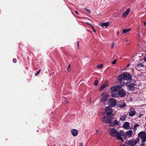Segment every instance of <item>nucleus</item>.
Segmentation results:
<instances>
[{
	"label": "nucleus",
	"mask_w": 146,
	"mask_h": 146,
	"mask_svg": "<svg viewBox=\"0 0 146 146\" xmlns=\"http://www.w3.org/2000/svg\"><path fill=\"white\" fill-rule=\"evenodd\" d=\"M127 117V115L125 114H123L121 115L120 120L122 121L125 120L126 118Z\"/></svg>",
	"instance_id": "obj_20"
},
{
	"label": "nucleus",
	"mask_w": 146,
	"mask_h": 146,
	"mask_svg": "<svg viewBox=\"0 0 146 146\" xmlns=\"http://www.w3.org/2000/svg\"><path fill=\"white\" fill-rule=\"evenodd\" d=\"M109 94L107 92L102 93L100 96V100L101 102H106L108 97Z\"/></svg>",
	"instance_id": "obj_3"
},
{
	"label": "nucleus",
	"mask_w": 146,
	"mask_h": 146,
	"mask_svg": "<svg viewBox=\"0 0 146 146\" xmlns=\"http://www.w3.org/2000/svg\"><path fill=\"white\" fill-rule=\"evenodd\" d=\"M66 103H67L68 102V101H66Z\"/></svg>",
	"instance_id": "obj_47"
},
{
	"label": "nucleus",
	"mask_w": 146,
	"mask_h": 146,
	"mask_svg": "<svg viewBox=\"0 0 146 146\" xmlns=\"http://www.w3.org/2000/svg\"><path fill=\"white\" fill-rule=\"evenodd\" d=\"M117 79L120 82L122 81L123 80H124L123 74L119 75L117 77Z\"/></svg>",
	"instance_id": "obj_18"
},
{
	"label": "nucleus",
	"mask_w": 146,
	"mask_h": 146,
	"mask_svg": "<svg viewBox=\"0 0 146 146\" xmlns=\"http://www.w3.org/2000/svg\"><path fill=\"white\" fill-rule=\"evenodd\" d=\"M111 124H110V126H113L115 125H119V122L117 120L115 119V121H113V123L112 124L111 123Z\"/></svg>",
	"instance_id": "obj_17"
},
{
	"label": "nucleus",
	"mask_w": 146,
	"mask_h": 146,
	"mask_svg": "<svg viewBox=\"0 0 146 146\" xmlns=\"http://www.w3.org/2000/svg\"><path fill=\"white\" fill-rule=\"evenodd\" d=\"M103 66V64H101L100 65H98L97 66V67L99 68H102Z\"/></svg>",
	"instance_id": "obj_27"
},
{
	"label": "nucleus",
	"mask_w": 146,
	"mask_h": 146,
	"mask_svg": "<svg viewBox=\"0 0 146 146\" xmlns=\"http://www.w3.org/2000/svg\"><path fill=\"white\" fill-rule=\"evenodd\" d=\"M13 61L14 63H16L17 62V60L15 58H14L13 59Z\"/></svg>",
	"instance_id": "obj_34"
},
{
	"label": "nucleus",
	"mask_w": 146,
	"mask_h": 146,
	"mask_svg": "<svg viewBox=\"0 0 146 146\" xmlns=\"http://www.w3.org/2000/svg\"><path fill=\"white\" fill-rule=\"evenodd\" d=\"M108 132L111 136L116 137L117 139L120 140L121 141L123 142V140L122 137L124 135V132L123 131L121 130L118 132L113 128H110L109 129Z\"/></svg>",
	"instance_id": "obj_1"
},
{
	"label": "nucleus",
	"mask_w": 146,
	"mask_h": 146,
	"mask_svg": "<svg viewBox=\"0 0 146 146\" xmlns=\"http://www.w3.org/2000/svg\"><path fill=\"white\" fill-rule=\"evenodd\" d=\"M90 25V26L91 27H92V28H93L94 27L93 26H92V25Z\"/></svg>",
	"instance_id": "obj_45"
},
{
	"label": "nucleus",
	"mask_w": 146,
	"mask_h": 146,
	"mask_svg": "<svg viewBox=\"0 0 146 146\" xmlns=\"http://www.w3.org/2000/svg\"><path fill=\"white\" fill-rule=\"evenodd\" d=\"M120 84H121L120 86L121 87L122 86H123L124 85V84H125V83L124 82L121 81L120 82Z\"/></svg>",
	"instance_id": "obj_28"
},
{
	"label": "nucleus",
	"mask_w": 146,
	"mask_h": 146,
	"mask_svg": "<svg viewBox=\"0 0 146 146\" xmlns=\"http://www.w3.org/2000/svg\"><path fill=\"white\" fill-rule=\"evenodd\" d=\"M124 80L127 81L131 80V79L132 75L128 73H123Z\"/></svg>",
	"instance_id": "obj_8"
},
{
	"label": "nucleus",
	"mask_w": 146,
	"mask_h": 146,
	"mask_svg": "<svg viewBox=\"0 0 146 146\" xmlns=\"http://www.w3.org/2000/svg\"><path fill=\"white\" fill-rule=\"evenodd\" d=\"M70 65L69 64V66H68V71H69L70 70Z\"/></svg>",
	"instance_id": "obj_36"
},
{
	"label": "nucleus",
	"mask_w": 146,
	"mask_h": 146,
	"mask_svg": "<svg viewBox=\"0 0 146 146\" xmlns=\"http://www.w3.org/2000/svg\"><path fill=\"white\" fill-rule=\"evenodd\" d=\"M126 43L127 44H129L130 43V41L128 40L127 39H126Z\"/></svg>",
	"instance_id": "obj_33"
},
{
	"label": "nucleus",
	"mask_w": 146,
	"mask_h": 146,
	"mask_svg": "<svg viewBox=\"0 0 146 146\" xmlns=\"http://www.w3.org/2000/svg\"><path fill=\"white\" fill-rule=\"evenodd\" d=\"M120 146H126L124 144H122Z\"/></svg>",
	"instance_id": "obj_44"
},
{
	"label": "nucleus",
	"mask_w": 146,
	"mask_h": 146,
	"mask_svg": "<svg viewBox=\"0 0 146 146\" xmlns=\"http://www.w3.org/2000/svg\"><path fill=\"white\" fill-rule=\"evenodd\" d=\"M70 132L72 135L74 137H76L78 135V131L76 129H72L70 130Z\"/></svg>",
	"instance_id": "obj_11"
},
{
	"label": "nucleus",
	"mask_w": 146,
	"mask_h": 146,
	"mask_svg": "<svg viewBox=\"0 0 146 146\" xmlns=\"http://www.w3.org/2000/svg\"><path fill=\"white\" fill-rule=\"evenodd\" d=\"M118 92H113L112 93V91H111V94L112 96L113 97H115L117 96L118 94Z\"/></svg>",
	"instance_id": "obj_21"
},
{
	"label": "nucleus",
	"mask_w": 146,
	"mask_h": 146,
	"mask_svg": "<svg viewBox=\"0 0 146 146\" xmlns=\"http://www.w3.org/2000/svg\"><path fill=\"white\" fill-rule=\"evenodd\" d=\"M113 118V117H111V115L106 114L102 117L101 120L102 122L105 123H111Z\"/></svg>",
	"instance_id": "obj_2"
},
{
	"label": "nucleus",
	"mask_w": 146,
	"mask_h": 146,
	"mask_svg": "<svg viewBox=\"0 0 146 146\" xmlns=\"http://www.w3.org/2000/svg\"><path fill=\"white\" fill-rule=\"evenodd\" d=\"M123 127L124 129H132V128L130 127V125L129 123L128 122H125L124 123L123 125Z\"/></svg>",
	"instance_id": "obj_12"
},
{
	"label": "nucleus",
	"mask_w": 146,
	"mask_h": 146,
	"mask_svg": "<svg viewBox=\"0 0 146 146\" xmlns=\"http://www.w3.org/2000/svg\"><path fill=\"white\" fill-rule=\"evenodd\" d=\"M143 115V114H139V115L138 117H141Z\"/></svg>",
	"instance_id": "obj_37"
},
{
	"label": "nucleus",
	"mask_w": 146,
	"mask_h": 146,
	"mask_svg": "<svg viewBox=\"0 0 146 146\" xmlns=\"http://www.w3.org/2000/svg\"><path fill=\"white\" fill-rule=\"evenodd\" d=\"M145 10H146V8H145Z\"/></svg>",
	"instance_id": "obj_50"
},
{
	"label": "nucleus",
	"mask_w": 146,
	"mask_h": 146,
	"mask_svg": "<svg viewBox=\"0 0 146 146\" xmlns=\"http://www.w3.org/2000/svg\"><path fill=\"white\" fill-rule=\"evenodd\" d=\"M130 84L129 82H127L125 83V85L128 87L129 86V84Z\"/></svg>",
	"instance_id": "obj_30"
},
{
	"label": "nucleus",
	"mask_w": 146,
	"mask_h": 146,
	"mask_svg": "<svg viewBox=\"0 0 146 146\" xmlns=\"http://www.w3.org/2000/svg\"><path fill=\"white\" fill-rule=\"evenodd\" d=\"M136 112L133 108H131L129 110V115L132 117L135 114Z\"/></svg>",
	"instance_id": "obj_13"
},
{
	"label": "nucleus",
	"mask_w": 146,
	"mask_h": 146,
	"mask_svg": "<svg viewBox=\"0 0 146 146\" xmlns=\"http://www.w3.org/2000/svg\"><path fill=\"white\" fill-rule=\"evenodd\" d=\"M136 85V83L135 82L134 83H131L129 84V86L128 87V89L129 90L133 91L135 89V86Z\"/></svg>",
	"instance_id": "obj_10"
},
{
	"label": "nucleus",
	"mask_w": 146,
	"mask_h": 146,
	"mask_svg": "<svg viewBox=\"0 0 146 146\" xmlns=\"http://www.w3.org/2000/svg\"><path fill=\"white\" fill-rule=\"evenodd\" d=\"M127 136L129 137H131L133 135V131L129 130L126 132Z\"/></svg>",
	"instance_id": "obj_16"
},
{
	"label": "nucleus",
	"mask_w": 146,
	"mask_h": 146,
	"mask_svg": "<svg viewBox=\"0 0 146 146\" xmlns=\"http://www.w3.org/2000/svg\"><path fill=\"white\" fill-rule=\"evenodd\" d=\"M144 60L145 61H146V55L144 58Z\"/></svg>",
	"instance_id": "obj_39"
},
{
	"label": "nucleus",
	"mask_w": 146,
	"mask_h": 146,
	"mask_svg": "<svg viewBox=\"0 0 146 146\" xmlns=\"http://www.w3.org/2000/svg\"><path fill=\"white\" fill-rule=\"evenodd\" d=\"M110 23L109 22H107L106 23H100V24L99 25L101 27H107L109 26L110 25Z\"/></svg>",
	"instance_id": "obj_15"
},
{
	"label": "nucleus",
	"mask_w": 146,
	"mask_h": 146,
	"mask_svg": "<svg viewBox=\"0 0 146 146\" xmlns=\"http://www.w3.org/2000/svg\"><path fill=\"white\" fill-rule=\"evenodd\" d=\"M79 146H83V143H80L79 144Z\"/></svg>",
	"instance_id": "obj_35"
},
{
	"label": "nucleus",
	"mask_w": 146,
	"mask_h": 146,
	"mask_svg": "<svg viewBox=\"0 0 146 146\" xmlns=\"http://www.w3.org/2000/svg\"><path fill=\"white\" fill-rule=\"evenodd\" d=\"M118 94L120 96L123 97L126 95V93L123 89H121L118 91Z\"/></svg>",
	"instance_id": "obj_14"
},
{
	"label": "nucleus",
	"mask_w": 146,
	"mask_h": 146,
	"mask_svg": "<svg viewBox=\"0 0 146 146\" xmlns=\"http://www.w3.org/2000/svg\"><path fill=\"white\" fill-rule=\"evenodd\" d=\"M75 12H76V13L77 14H79L78 13V12H77V11H75Z\"/></svg>",
	"instance_id": "obj_43"
},
{
	"label": "nucleus",
	"mask_w": 146,
	"mask_h": 146,
	"mask_svg": "<svg viewBox=\"0 0 146 146\" xmlns=\"http://www.w3.org/2000/svg\"><path fill=\"white\" fill-rule=\"evenodd\" d=\"M107 85L106 84H103L99 88V91H101L104 90L105 88L106 87Z\"/></svg>",
	"instance_id": "obj_22"
},
{
	"label": "nucleus",
	"mask_w": 146,
	"mask_h": 146,
	"mask_svg": "<svg viewBox=\"0 0 146 146\" xmlns=\"http://www.w3.org/2000/svg\"><path fill=\"white\" fill-rule=\"evenodd\" d=\"M139 125L138 124H135L134 126L133 130L135 131L137 130V127L139 126Z\"/></svg>",
	"instance_id": "obj_24"
},
{
	"label": "nucleus",
	"mask_w": 146,
	"mask_h": 146,
	"mask_svg": "<svg viewBox=\"0 0 146 146\" xmlns=\"http://www.w3.org/2000/svg\"><path fill=\"white\" fill-rule=\"evenodd\" d=\"M121 88V86L120 85L114 86L110 87L111 91H112L113 93V92H118V91Z\"/></svg>",
	"instance_id": "obj_7"
},
{
	"label": "nucleus",
	"mask_w": 146,
	"mask_h": 146,
	"mask_svg": "<svg viewBox=\"0 0 146 146\" xmlns=\"http://www.w3.org/2000/svg\"><path fill=\"white\" fill-rule=\"evenodd\" d=\"M105 111L106 114L111 115L112 117H114V115L112 113L113 111L110 106H109L106 107L105 109Z\"/></svg>",
	"instance_id": "obj_5"
},
{
	"label": "nucleus",
	"mask_w": 146,
	"mask_h": 146,
	"mask_svg": "<svg viewBox=\"0 0 146 146\" xmlns=\"http://www.w3.org/2000/svg\"><path fill=\"white\" fill-rule=\"evenodd\" d=\"M40 69L35 74V76H37L38 75L40 72Z\"/></svg>",
	"instance_id": "obj_32"
},
{
	"label": "nucleus",
	"mask_w": 146,
	"mask_h": 146,
	"mask_svg": "<svg viewBox=\"0 0 146 146\" xmlns=\"http://www.w3.org/2000/svg\"><path fill=\"white\" fill-rule=\"evenodd\" d=\"M126 104L123 101H121L117 102V105L121 108L124 107L126 106Z\"/></svg>",
	"instance_id": "obj_9"
},
{
	"label": "nucleus",
	"mask_w": 146,
	"mask_h": 146,
	"mask_svg": "<svg viewBox=\"0 0 146 146\" xmlns=\"http://www.w3.org/2000/svg\"><path fill=\"white\" fill-rule=\"evenodd\" d=\"M119 34V32H117V35H118Z\"/></svg>",
	"instance_id": "obj_46"
},
{
	"label": "nucleus",
	"mask_w": 146,
	"mask_h": 146,
	"mask_svg": "<svg viewBox=\"0 0 146 146\" xmlns=\"http://www.w3.org/2000/svg\"><path fill=\"white\" fill-rule=\"evenodd\" d=\"M115 43L114 42H111V49H113Z\"/></svg>",
	"instance_id": "obj_26"
},
{
	"label": "nucleus",
	"mask_w": 146,
	"mask_h": 146,
	"mask_svg": "<svg viewBox=\"0 0 146 146\" xmlns=\"http://www.w3.org/2000/svg\"><path fill=\"white\" fill-rule=\"evenodd\" d=\"M139 138L141 139L142 142L145 143L146 141V133L143 131L140 132L138 135Z\"/></svg>",
	"instance_id": "obj_4"
},
{
	"label": "nucleus",
	"mask_w": 146,
	"mask_h": 146,
	"mask_svg": "<svg viewBox=\"0 0 146 146\" xmlns=\"http://www.w3.org/2000/svg\"><path fill=\"white\" fill-rule=\"evenodd\" d=\"M84 9L86 10L88 13H91V11L90 10L88 9H87L86 8H85Z\"/></svg>",
	"instance_id": "obj_31"
},
{
	"label": "nucleus",
	"mask_w": 146,
	"mask_h": 146,
	"mask_svg": "<svg viewBox=\"0 0 146 146\" xmlns=\"http://www.w3.org/2000/svg\"><path fill=\"white\" fill-rule=\"evenodd\" d=\"M129 66V64H128V65H127V66Z\"/></svg>",
	"instance_id": "obj_48"
},
{
	"label": "nucleus",
	"mask_w": 146,
	"mask_h": 146,
	"mask_svg": "<svg viewBox=\"0 0 146 146\" xmlns=\"http://www.w3.org/2000/svg\"><path fill=\"white\" fill-rule=\"evenodd\" d=\"M98 84H99L98 81L97 80H96L94 82V84L95 86H97L98 85Z\"/></svg>",
	"instance_id": "obj_25"
},
{
	"label": "nucleus",
	"mask_w": 146,
	"mask_h": 146,
	"mask_svg": "<svg viewBox=\"0 0 146 146\" xmlns=\"http://www.w3.org/2000/svg\"><path fill=\"white\" fill-rule=\"evenodd\" d=\"M143 22H144V26H145L146 24V22L144 21Z\"/></svg>",
	"instance_id": "obj_38"
},
{
	"label": "nucleus",
	"mask_w": 146,
	"mask_h": 146,
	"mask_svg": "<svg viewBox=\"0 0 146 146\" xmlns=\"http://www.w3.org/2000/svg\"><path fill=\"white\" fill-rule=\"evenodd\" d=\"M130 11V9L129 8L126 11L124 12L122 15V16L123 17H126L129 14V12Z\"/></svg>",
	"instance_id": "obj_19"
},
{
	"label": "nucleus",
	"mask_w": 146,
	"mask_h": 146,
	"mask_svg": "<svg viewBox=\"0 0 146 146\" xmlns=\"http://www.w3.org/2000/svg\"><path fill=\"white\" fill-rule=\"evenodd\" d=\"M99 131L98 130H96V132L97 133H98L99 132Z\"/></svg>",
	"instance_id": "obj_40"
},
{
	"label": "nucleus",
	"mask_w": 146,
	"mask_h": 146,
	"mask_svg": "<svg viewBox=\"0 0 146 146\" xmlns=\"http://www.w3.org/2000/svg\"><path fill=\"white\" fill-rule=\"evenodd\" d=\"M131 29L130 28L125 29H123L122 31L123 32V33H126L127 32H128L130 31Z\"/></svg>",
	"instance_id": "obj_23"
},
{
	"label": "nucleus",
	"mask_w": 146,
	"mask_h": 146,
	"mask_svg": "<svg viewBox=\"0 0 146 146\" xmlns=\"http://www.w3.org/2000/svg\"><path fill=\"white\" fill-rule=\"evenodd\" d=\"M93 28V31L95 33L96 32V30H95L94 29V28Z\"/></svg>",
	"instance_id": "obj_41"
},
{
	"label": "nucleus",
	"mask_w": 146,
	"mask_h": 146,
	"mask_svg": "<svg viewBox=\"0 0 146 146\" xmlns=\"http://www.w3.org/2000/svg\"><path fill=\"white\" fill-rule=\"evenodd\" d=\"M117 60L116 59H115L113 61L111 62V64H115Z\"/></svg>",
	"instance_id": "obj_29"
},
{
	"label": "nucleus",
	"mask_w": 146,
	"mask_h": 146,
	"mask_svg": "<svg viewBox=\"0 0 146 146\" xmlns=\"http://www.w3.org/2000/svg\"><path fill=\"white\" fill-rule=\"evenodd\" d=\"M145 126H146V124H145Z\"/></svg>",
	"instance_id": "obj_49"
},
{
	"label": "nucleus",
	"mask_w": 146,
	"mask_h": 146,
	"mask_svg": "<svg viewBox=\"0 0 146 146\" xmlns=\"http://www.w3.org/2000/svg\"><path fill=\"white\" fill-rule=\"evenodd\" d=\"M144 143H143L141 145V146H144Z\"/></svg>",
	"instance_id": "obj_42"
},
{
	"label": "nucleus",
	"mask_w": 146,
	"mask_h": 146,
	"mask_svg": "<svg viewBox=\"0 0 146 146\" xmlns=\"http://www.w3.org/2000/svg\"><path fill=\"white\" fill-rule=\"evenodd\" d=\"M108 104L110 106L113 107L116 105V101L114 99H110L108 100Z\"/></svg>",
	"instance_id": "obj_6"
}]
</instances>
